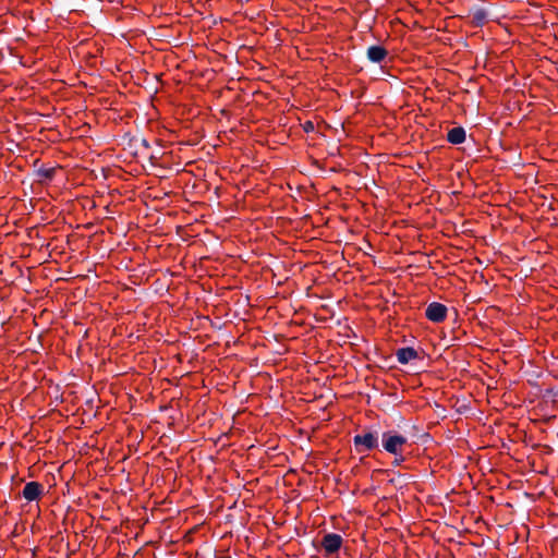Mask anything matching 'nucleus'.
I'll return each mask as SVG.
<instances>
[{
  "mask_svg": "<svg viewBox=\"0 0 558 558\" xmlns=\"http://www.w3.org/2000/svg\"><path fill=\"white\" fill-rule=\"evenodd\" d=\"M353 444L357 452L373 450L378 447V434L376 432H366L355 435Z\"/></svg>",
  "mask_w": 558,
  "mask_h": 558,
  "instance_id": "1",
  "label": "nucleus"
},
{
  "mask_svg": "<svg viewBox=\"0 0 558 558\" xmlns=\"http://www.w3.org/2000/svg\"><path fill=\"white\" fill-rule=\"evenodd\" d=\"M407 438L391 433L383 434V447L384 449L391 454H399L401 452V448L407 444Z\"/></svg>",
  "mask_w": 558,
  "mask_h": 558,
  "instance_id": "2",
  "label": "nucleus"
},
{
  "mask_svg": "<svg viewBox=\"0 0 558 558\" xmlns=\"http://www.w3.org/2000/svg\"><path fill=\"white\" fill-rule=\"evenodd\" d=\"M342 545V536L336 533L324 535L320 546L326 555H332L339 551Z\"/></svg>",
  "mask_w": 558,
  "mask_h": 558,
  "instance_id": "3",
  "label": "nucleus"
},
{
  "mask_svg": "<svg viewBox=\"0 0 558 558\" xmlns=\"http://www.w3.org/2000/svg\"><path fill=\"white\" fill-rule=\"evenodd\" d=\"M447 306L438 303V302H432L428 304L425 311V316L433 323H441L447 317Z\"/></svg>",
  "mask_w": 558,
  "mask_h": 558,
  "instance_id": "4",
  "label": "nucleus"
},
{
  "mask_svg": "<svg viewBox=\"0 0 558 558\" xmlns=\"http://www.w3.org/2000/svg\"><path fill=\"white\" fill-rule=\"evenodd\" d=\"M38 165H39V160H35L33 163L34 175L36 178V181L38 183H45L46 181H51L56 174V168H53V167L47 168V167L38 166Z\"/></svg>",
  "mask_w": 558,
  "mask_h": 558,
  "instance_id": "5",
  "label": "nucleus"
},
{
  "mask_svg": "<svg viewBox=\"0 0 558 558\" xmlns=\"http://www.w3.org/2000/svg\"><path fill=\"white\" fill-rule=\"evenodd\" d=\"M469 16L474 26H483L488 21L489 13L485 8L472 7Z\"/></svg>",
  "mask_w": 558,
  "mask_h": 558,
  "instance_id": "6",
  "label": "nucleus"
},
{
  "mask_svg": "<svg viewBox=\"0 0 558 558\" xmlns=\"http://www.w3.org/2000/svg\"><path fill=\"white\" fill-rule=\"evenodd\" d=\"M43 485L38 482H28L22 492L23 497L27 501H34L39 498V496L43 494Z\"/></svg>",
  "mask_w": 558,
  "mask_h": 558,
  "instance_id": "7",
  "label": "nucleus"
},
{
  "mask_svg": "<svg viewBox=\"0 0 558 558\" xmlns=\"http://www.w3.org/2000/svg\"><path fill=\"white\" fill-rule=\"evenodd\" d=\"M366 56L371 62L380 63L387 58L388 51L383 46L374 45L367 48Z\"/></svg>",
  "mask_w": 558,
  "mask_h": 558,
  "instance_id": "8",
  "label": "nucleus"
},
{
  "mask_svg": "<svg viewBox=\"0 0 558 558\" xmlns=\"http://www.w3.org/2000/svg\"><path fill=\"white\" fill-rule=\"evenodd\" d=\"M396 356L400 364H408L410 361L418 359V352L412 347H404L396 351Z\"/></svg>",
  "mask_w": 558,
  "mask_h": 558,
  "instance_id": "9",
  "label": "nucleus"
},
{
  "mask_svg": "<svg viewBox=\"0 0 558 558\" xmlns=\"http://www.w3.org/2000/svg\"><path fill=\"white\" fill-rule=\"evenodd\" d=\"M447 141L453 145L463 143L465 141V130L462 126L452 128L447 133Z\"/></svg>",
  "mask_w": 558,
  "mask_h": 558,
  "instance_id": "10",
  "label": "nucleus"
},
{
  "mask_svg": "<svg viewBox=\"0 0 558 558\" xmlns=\"http://www.w3.org/2000/svg\"><path fill=\"white\" fill-rule=\"evenodd\" d=\"M305 132H310L314 130V124L311 121L305 122L304 124Z\"/></svg>",
  "mask_w": 558,
  "mask_h": 558,
  "instance_id": "11",
  "label": "nucleus"
},
{
  "mask_svg": "<svg viewBox=\"0 0 558 558\" xmlns=\"http://www.w3.org/2000/svg\"><path fill=\"white\" fill-rule=\"evenodd\" d=\"M142 144H143L146 148H148V147H149V144H148L147 140H145V138H143V140H142Z\"/></svg>",
  "mask_w": 558,
  "mask_h": 558,
  "instance_id": "12",
  "label": "nucleus"
},
{
  "mask_svg": "<svg viewBox=\"0 0 558 558\" xmlns=\"http://www.w3.org/2000/svg\"><path fill=\"white\" fill-rule=\"evenodd\" d=\"M402 460H403V458H401V459H396V460H395V463H396V464H399V463H400V461H402Z\"/></svg>",
  "mask_w": 558,
  "mask_h": 558,
  "instance_id": "13",
  "label": "nucleus"
}]
</instances>
